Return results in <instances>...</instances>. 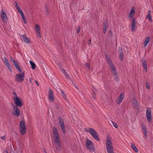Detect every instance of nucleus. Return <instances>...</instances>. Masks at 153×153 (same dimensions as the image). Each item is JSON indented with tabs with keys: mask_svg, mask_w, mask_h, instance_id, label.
Listing matches in <instances>:
<instances>
[{
	"mask_svg": "<svg viewBox=\"0 0 153 153\" xmlns=\"http://www.w3.org/2000/svg\"><path fill=\"white\" fill-rule=\"evenodd\" d=\"M106 149L108 153H114L111 138L108 135H107L106 139Z\"/></svg>",
	"mask_w": 153,
	"mask_h": 153,
	"instance_id": "obj_1",
	"label": "nucleus"
},
{
	"mask_svg": "<svg viewBox=\"0 0 153 153\" xmlns=\"http://www.w3.org/2000/svg\"><path fill=\"white\" fill-rule=\"evenodd\" d=\"M85 131L89 133L93 138L97 141L100 140L98 134L95 130L92 128H85Z\"/></svg>",
	"mask_w": 153,
	"mask_h": 153,
	"instance_id": "obj_2",
	"label": "nucleus"
},
{
	"mask_svg": "<svg viewBox=\"0 0 153 153\" xmlns=\"http://www.w3.org/2000/svg\"><path fill=\"white\" fill-rule=\"evenodd\" d=\"M105 56L107 62L110 67L112 74L116 72L117 70L110 57L107 55H106Z\"/></svg>",
	"mask_w": 153,
	"mask_h": 153,
	"instance_id": "obj_3",
	"label": "nucleus"
},
{
	"mask_svg": "<svg viewBox=\"0 0 153 153\" xmlns=\"http://www.w3.org/2000/svg\"><path fill=\"white\" fill-rule=\"evenodd\" d=\"M19 126L21 133L22 135H24L26 131L25 121H20L19 124Z\"/></svg>",
	"mask_w": 153,
	"mask_h": 153,
	"instance_id": "obj_4",
	"label": "nucleus"
},
{
	"mask_svg": "<svg viewBox=\"0 0 153 153\" xmlns=\"http://www.w3.org/2000/svg\"><path fill=\"white\" fill-rule=\"evenodd\" d=\"M16 3V7L17 10V11L20 13L22 19L25 24H26L27 23V21L26 20V18H25V15L23 13V12L22 10L20 9V7L18 6L17 3L16 2H15Z\"/></svg>",
	"mask_w": 153,
	"mask_h": 153,
	"instance_id": "obj_5",
	"label": "nucleus"
},
{
	"mask_svg": "<svg viewBox=\"0 0 153 153\" xmlns=\"http://www.w3.org/2000/svg\"><path fill=\"white\" fill-rule=\"evenodd\" d=\"M146 116L148 121L149 123H150L152 119V111L151 108H147L146 112Z\"/></svg>",
	"mask_w": 153,
	"mask_h": 153,
	"instance_id": "obj_6",
	"label": "nucleus"
},
{
	"mask_svg": "<svg viewBox=\"0 0 153 153\" xmlns=\"http://www.w3.org/2000/svg\"><path fill=\"white\" fill-rule=\"evenodd\" d=\"M86 145L88 150L91 151L93 150L95 152L94 144L90 140H86Z\"/></svg>",
	"mask_w": 153,
	"mask_h": 153,
	"instance_id": "obj_7",
	"label": "nucleus"
},
{
	"mask_svg": "<svg viewBox=\"0 0 153 153\" xmlns=\"http://www.w3.org/2000/svg\"><path fill=\"white\" fill-rule=\"evenodd\" d=\"M35 33L38 38L41 37L42 36L41 33V28L40 26L38 25H36L34 27Z\"/></svg>",
	"mask_w": 153,
	"mask_h": 153,
	"instance_id": "obj_8",
	"label": "nucleus"
},
{
	"mask_svg": "<svg viewBox=\"0 0 153 153\" xmlns=\"http://www.w3.org/2000/svg\"><path fill=\"white\" fill-rule=\"evenodd\" d=\"M13 110L12 111V114L13 115L19 117L20 115V111L18 107L13 104Z\"/></svg>",
	"mask_w": 153,
	"mask_h": 153,
	"instance_id": "obj_9",
	"label": "nucleus"
},
{
	"mask_svg": "<svg viewBox=\"0 0 153 153\" xmlns=\"http://www.w3.org/2000/svg\"><path fill=\"white\" fill-rule=\"evenodd\" d=\"M13 100L14 103L16 106L22 107V106L23 103L19 97H14Z\"/></svg>",
	"mask_w": 153,
	"mask_h": 153,
	"instance_id": "obj_10",
	"label": "nucleus"
},
{
	"mask_svg": "<svg viewBox=\"0 0 153 153\" xmlns=\"http://www.w3.org/2000/svg\"><path fill=\"white\" fill-rule=\"evenodd\" d=\"M53 134L54 141L60 140L58 131L55 127H54L53 128Z\"/></svg>",
	"mask_w": 153,
	"mask_h": 153,
	"instance_id": "obj_11",
	"label": "nucleus"
},
{
	"mask_svg": "<svg viewBox=\"0 0 153 153\" xmlns=\"http://www.w3.org/2000/svg\"><path fill=\"white\" fill-rule=\"evenodd\" d=\"M1 16L2 22L4 23H7V16L6 12L3 10H1Z\"/></svg>",
	"mask_w": 153,
	"mask_h": 153,
	"instance_id": "obj_12",
	"label": "nucleus"
},
{
	"mask_svg": "<svg viewBox=\"0 0 153 153\" xmlns=\"http://www.w3.org/2000/svg\"><path fill=\"white\" fill-rule=\"evenodd\" d=\"M25 74L22 73L16 74V80L19 82H21L24 80Z\"/></svg>",
	"mask_w": 153,
	"mask_h": 153,
	"instance_id": "obj_13",
	"label": "nucleus"
},
{
	"mask_svg": "<svg viewBox=\"0 0 153 153\" xmlns=\"http://www.w3.org/2000/svg\"><path fill=\"white\" fill-rule=\"evenodd\" d=\"M124 97V93L123 92H121L118 96L117 100L116 102L118 104H120L123 100Z\"/></svg>",
	"mask_w": 153,
	"mask_h": 153,
	"instance_id": "obj_14",
	"label": "nucleus"
},
{
	"mask_svg": "<svg viewBox=\"0 0 153 153\" xmlns=\"http://www.w3.org/2000/svg\"><path fill=\"white\" fill-rule=\"evenodd\" d=\"M55 146L56 149L60 151L62 148L61 142L60 140L54 141Z\"/></svg>",
	"mask_w": 153,
	"mask_h": 153,
	"instance_id": "obj_15",
	"label": "nucleus"
},
{
	"mask_svg": "<svg viewBox=\"0 0 153 153\" xmlns=\"http://www.w3.org/2000/svg\"><path fill=\"white\" fill-rule=\"evenodd\" d=\"M59 123L61 127L62 131L64 134L65 133V129L64 125V123L62 119L61 118H59Z\"/></svg>",
	"mask_w": 153,
	"mask_h": 153,
	"instance_id": "obj_16",
	"label": "nucleus"
},
{
	"mask_svg": "<svg viewBox=\"0 0 153 153\" xmlns=\"http://www.w3.org/2000/svg\"><path fill=\"white\" fill-rule=\"evenodd\" d=\"M48 97L49 100L52 102L55 99L53 92L50 89H49L48 92Z\"/></svg>",
	"mask_w": 153,
	"mask_h": 153,
	"instance_id": "obj_17",
	"label": "nucleus"
},
{
	"mask_svg": "<svg viewBox=\"0 0 153 153\" xmlns=\"http://www.w3.org/2000/svg\"><path fill=\"white\" fill-rule=\"evenodd\" d=\"M22 40L26 43H29L30 42V39L24 35H21L20 36Z\"/></svg>",
	"mask_w": 153,
	"mask_h": 153,
	"instance_id": "obj_18",
	"label": "nucleus"
},
{
	"mask_svg": "<svg viewBox=\"0 0 153 153\" xmlns=\"http://www.w3.org/2000/svg\"><path fill=\"white\" fill-rule=\"evenodd\" d=\"M137 28L136 26V20L133 19L131 22V30L132 31H134Z\"/></svg>",
	"mask_w": 153,
	"mask_h": 153,
	"instance_id": "obj_19",
	"label": "nucleus"
},
{
	"mask_svg": "<svg viewBox=\"0 0 153 153\" xmlns=\"http://www.w3.org/2000/svg\"><path fill=\"white\" fill-rule=\"evenodd\" d=\"M11 61L13 62L14 63L15 67L20 72H22V70L20 68V67L18 64L17 61H15L13 59H11Z\"/></svg>",
	"mask_w": 153,
	"mask_h": 153,
	"instance_id": "obj_20",
	"label": "nucleus"
},
{
	"mask_svg": "<svg viewBox=\"0 0 153 153\" xmlns=\"http://www.w3.org/2000/svg\"><path fill=\"white\" fill-rule=\"evenodd\" d=\"M3 61L4 62L5 65H7V67L8 68L9 70L11 72H12L11 68L10 65V64L7 59L5 58H4Z\"/></svg>",
	"mask_w": 153,
	"mask_h": 153,
	"instance_id": "obj_21",
	"label": "nucleus"
},
{
	"mask_svg": "<svg viewBox=\"0 0 153 153\" xmlns=\"http://www.w3.org/2000/svg\"><path fill=\"white\" fill-rule=\"evenodd\" d=\"M151 11L149 10L148 11V14L146 16V18L150 22H152V16L151 15Z\"/></svg>",
	"mask_w": 153,
	"mask_h": 153,
	"instance_id": "obj_22",
	"label": "nucleus"
},
{
	"mask_svg": "<svg viewBox=\"0 0 153 153\" xmlns=\"http://www.w3.org/2000/svg\"><path fill=\"white\" fill-rule=\"evenodd\" d=\"M141 62L144 70L146 71H147V65L146 62V61L145 59H143L141 60Z\"/></svg>",
	"mask_w": 153,
	"mask_h": 153,
	"instance_id": "obj_23",
	"label": "nucleus"
},
{
	"mask_svg": "<svg viewBox=\"0 0 153 153\" xmlns=\"http://www.w3.org/2000/svg\"><path fill=\"white\" fill-rule=\"evenodd\" d=\"M135 12V10L134 7H132L129 14V16L131 18H132L134 15Z\"/></svg>",
	"mask_w": 153,
	"mask_h": 153,
	"instance_id": "obj_24",
	"label": "nucleus"
},
{
	"mask_svg": "<svg viewBox=\"0 0 153 153\" xmlns=\"http://www.w3.org/2000/svg\"><path fill=\"white\" fill-rule=\"evenodd\" d=\"M61 71L64 74L66 78H67L69 80L71 79V78L69 76V75L67 74L65 71L64 69L61 68Z\"/></svg>",
	"mask_w": 153,
	"mask_h": 153,
	"instance_id": "obj_25",
	"label": "nucleus"
},
{
	"mask_svg": "<svg viewBox=\"0 0 153 153\" xmlns=\"http://www.w3.org/2000/svg\"><path fill=\"white\" fill-rule=\"evenodd\" d=\"M150 37L149 36H148L146 38L144 43V45L145 47H146L147 46L149 42L150 41Z\"/></svg>",
	"mask_w": 153,
	"mask_h": 153,
	"instance_id": "obj_26",
	"label": "nucleus"
},
{
	"mask_svg": "<svg viewBox=\"0 0 153 153\" xmlns=\"http://www.w3.org/2000/svg\"><path fill=\"white\" fill-rule=\"evenodd\" d=\"M131 147L132 149L136 152H138V150L134 144L133 143H131Z\"/></svg>",
	"mask_w": 153,
	"mask_h": 153,
	"instance_id": "obj_27",
	"label": "nucleus"
},
{
	"mask_svg": "<svg viewBox=\"0 0 153 153\" xmlns=\"http://www.w3.org/2000/svg\"><path fill=\"white\" fill-rule=\"evenodd\" d=\"M112 74L114 79V80L115 81H117L118 79V76L117 72L113 73Z\"/></svg>",
	"mask_w": 153,
	"mask_h": 153,
	"instance_id": "obj_28",
	"label": "nucleus"
},
{
	"mask_svg": "<svg viewBox=\"0 0 153 153\" xmlns=\"http://www.w3.org/2000/svg\"><path fill=\"white\" fill-rule=\"evenodd\" d=\"M133 103V105L134 107H136L138 106V103L136 99H134L132 101Z\"/></svg>",
	"mask_w": 153,
	"mask_h": 153,
	"instance_id": "obj_29",
	"label": "nucleus"
},
{
	"mask_svg": "<svg viewBox=\"0 0 153 153\" xmlns=\"http://www.w3.org/2000/svg\"><path fill=\"white\" fill-rule=\"evenodd\" d=\"M29 62L30 63L31 65V68L33 69H34L36 68V65L35 63H33L32 62L31 60Z\"/></svg>",
	"mask_w": 153,
	"mask_h": 153,
	"instance_id": "obj_30",
	"label": "nucleus"
},
{
	"mask_svg": "<svg viewBox=\"0 0 153 153\" xmlns=\"http://www.w3.org/2000/svg\"><path fill=\"white\" fill-rule=\"evenodd\" d=\"M61 93L62 94V96L63 98V99L65 101H67V98L65 95L64 94V92L63 91H61Z\"/></svg>",
	"mask_w": 153,
	"mask_h": 153,
	"instance_id": "obj_31",
	"label": "nucleus"
},
{
	"mask_svg": "<svg viewBox=\"0 0 153 153\" xmlns=\"http://www.w3.org/2000/svg\"><path fill=\"white\" fill-rule=\"evenodd\" d=\"M45 9L46 13H47V14L48 15L49 13V6L47 5H46L45 6Z\"/></svg>",
	"mask_w": 153,
	"mask_h": 153,
	"instance_id": "obj_32",
	"label": "nucleus"
},
{
	"mask_svg": "<svg viewBox=\"0 0 153 153\" xmlns=\"http://www.w3.org/2000/svg\"><path fill=\"white\" fill-rule=\"evenodd\" d=\"M141 126L143 132L147 131L146 126L144 125V124H142Z\"/></svg>",
	"mask_w": 153,
	"mask_h": 153,
	"instance_id": "obj_33",
	"label": "nucleus"
},
{
	"mask_svg": "<svg viewBox=\"0 0 153 153\" xmlns=\"http://www.w3.org/2000/svg\"><path fill=\"white\" fill-rule=\"evenodd\" d=\"M111 123H112L113 126L115 128H117L118 126V125L115 122L111 121Z\"/></svg>",
	"mask_w": 153,
	"mask_h": 153,
	"instance_id": "obj_34",
	"label": "nucleus"
},
{
	"mask_svg": "<svg viewBox=\"0 0 153 153\" xmlns=\"http://www.w3.org/2000/svg\"><path fill=\"white\" fill-rule=\"evenodd\" d=\"M119 57L120 60L121 61H122L123 59V53L122 52L120 53L119 55Z\"/></svg>",
	"mask_w": 153,
	"mask_h": 153,
	"instance_id": "obj_35",
	"label": "nucleus"
},
{
	"mask_svg": "<svg viewBox=\"0 0 153 153\" xmlns=\"http://www.w3.org/2000/svg\"><path fill=\"white\" fill-rule=\"evenodd\" d=\"M146 88L148 89H149L150 88L148 82L146 83Z\"/></svg>",
	"mask_w": 153,
	"mask_h": 153,
	"instance_id": "obj_36",
	"label": "nucleus"
},
{
	"mask_svg": "<svg viewBox=\"0 0 153 153\" xmlns=\"http://www.w3.org/2000/svg\"><path fill=\"white\" fill-rule=\"evenodd\" d=\"M85 66L88 69H89L90 68V65L89 63H86L85 64Z\"/></svg>",
	"mask_w": 153,
	"mask_h": 153,
	"instance_id": "obj_37",
	"label": "nucleus"
},
{
	"mask_svg": "<svg viewBox=\"0 0 153 153\" xmlns=\"http://www.w3.org/2000/svg\"><path fill=\"white\" fill-rule=\"evenodd\" d=\"M108 24L107 22L104 23L103 27L108 28Z\"/></svg>",
	"mask_w": 153,
	"mask_h": 153,
	"instance_id": "obj_38",
	"label": "nucleus"
},
{
	"mask_svg": "<svg viewBox=\"0 0 153 153\" xmlns=\"http://www.w3.org/2000/svg\"><path fill=\"white\" fill-rule=\"evenodd\" d=\"M143 133L144 135V136L146 138H147V131H143Z\"/></svg>",
	"mask_w": 153,
	"mask_h": 153,
	"instance_id": "obj_39",
	"label": "nucleus"
},
{
	"mask_svg": "<svg viewBox=\"0 0 153 153\" xmlns=\"http://www.w3.org/2000/svg\"><path fill=\"white\" fill-rule=\"evenodd\" d=\"M107 28L103 27V33L105 34L107 30Z\"/></svg>",
	"mask_w": 153,
	"mask_h": 153,
	"instance_id": "obj_40",
	"label": "nucleus"
},
{
	"mask_svg": "<svg viewBox=\"0 0 153 153\" xmlns=\"http://www.w3.org/2000/svg\"><path fill=\"white\" fill-rule=\"evenodd\" d=\"M80 27H78V28H77V33H79V32L80 31Z\"/></svg>",
	"mask_w": 153,
	"mask_h": 153,
	"instance_id": "obj_41",
	"label": "nucleus"
},
{
	"mask_svg": "<svg viewBox=\"0 0 153 153\" xmlns=\"http://www.w3.org/2000/svg\"><path fill=\"white\" fill-rule=\"evenodd\" d=\"M1 138L3 140H5V136H3V137H1Z\"/></svg>",
	"mask_w": 153,
	"mask_h": 153,
	"instance_id": "obj_42",
	"label": "nucleus"
},
{
	"mask_svg": "<svg viewBox=\"0 0 153 153\" xmlns=\"http://www.w3.org/2000/svg\"><path fill=\"white\" fill-rule=\"evenodd\" d=\"M13 94L15 96L14 97H17V94L15 92H13Z\"/></svg>",
	"mask_w": 153,
	"mask_h": 153,
	"instance_id": "obj_43",
	"label": "nucleus"
},
{
	"mask_svg": "<svg viewBox=\"0 0 153 153\" xmlns=\"http://www.w3.org/2000/svg\"><path fill=\"white\" fill-rule=\"evenodd\" d=\"M13 94L15 96L14 97H17V94L15 92H13Z\"/></svg>",
	"mask_w": 153,
	"mask_h": 153,
	"instance_id": "obj_44",
	"label": "nucleus"
},
{
	"mask_svg": "<svg viewBox=\"0 0 153 153\" xmlns=\"http://www.w3.org/2000/svg\"><path fill=\"white\" fill-rule=\"evenodd\" d=\"M55 107L57 108V109L59 108V107L58 105H57V104H55Z\"/></svg>",
	"mask_w": 153,
	"mask_h": 153,
	"instance_id": "obj_45",
	"label": "nucleus"
},
{
	"mask_svg": "<svg viewBox=\"0 0 153 153\" xmlns=\"http://www.w3.org/2000/svg\"><path fill=\"white\" fill-rule=\"evenodd\" d=\"M35 82H36V85H37L38 86L39 85V83H38V82L36 81H35Z\"/></svg>",
	"mask_w": 153,
	"mask_h": 153,
	"instance_id": "obj_46",
	"label": "nucleus"
},
{
	"mask_svg": "<svg viewBox=\"0 0 153 153\" xmlns=\"http://www.w3.org/2000/svg\"><path fill=\"white\" fill-rule=\"evenodd\" d=\"M91 39H90V40H89V42H88V44H89V45H90V44H91Z\"/></svg>",
	"mask_w": 153,
	"mask_h": 153,
	"instance_id": "obj_47",
	"label": "nucleus"
}]
</instances>
